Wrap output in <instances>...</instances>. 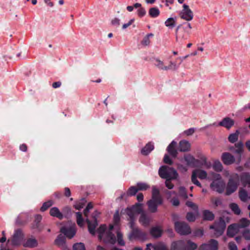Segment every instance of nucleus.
Returning a JSON list of instances; mask_svg holds the SVG:
<instances>
[{
    "mask_svg": "<svg viewBox=\"0 0 250 250\" xmlns=\"http://www.w3.org/2000/svg\"><path fill=\"white\" fill-rule=\"evenodd\" d=\"M113 226L110 225L109 230L106 232L104 238V241L109 243L111 244H114L116 242V238L115 235L111 232L113 229Z\"/></svg>",
    "mask_w": 250,
    "mask_h": 250,
    "instance_id": "obj_13",
    "label": "nucleus"
},
{
    "mask_svg": "<svg viewBox=\"0 0 250 250\" xmlns=\"http://www.w3.org/2000/svg\"><path fill=\"white\" fill-rule=\"evenodd\" d=\"M165 24L168 28L172 29L176 25V20L173 18H169L166 21Z\"/></svg>",
    "mask_w": 250,
    "mask_h": 250,
    "instance_id": "obj_35",
    "label": "nucleus"
},
{
    "mask_svg": "<svg viewBox=\"0 0 250 250\" xmlns=\"http://www.w3.org/2000/svg\"><path fill=\"white\" fill-rule=\"evenodd\" d=\"M240 179L244 187L248 185L249 187H250V174L249 173H243L241 175Z\"/></svg>",
    "mask_w": 250,
    "mask_h": 250,
    "instance_id": "obj_27",
    "label": "nucleus"
},
{
    "mask_svg": "<svg viewBox=\"0 0 250 250\" xmlns=\"http://www.w3.org/2000/svg\"><path fill=\"white\" fill-rule=\"evenodd\" d=\"M218 249V241L214 239H211L208 243L202 244L199 250H217Z\"/></svg>",
    "mask_w": 250,
    "mask_h": 250,
    "instance_id": "obj_12",
    "label": "nucleus"
},
{
    "mask_svg": "<svg viewBox=\"0 0 250 250\" xmlns=\"http://www.w3.org/2000/svg\"><path fill=\"white\" fill-rule=\"evenodd\" d=\"M239 184V176L236 174L232 177L229 179L226 188V194L229 195L235 192Z\"/></svg>",
    "mask_w": 250,
    "mask_h": 250,
    "instance_id": "obj_4",
    "label": "nucleus"
},
{
    "mask_svg": "<svg viewBox=\"0 0 250 250\" xmlns=\"http://www.w3.org/2000/svg\"><path fill=\"white\" fill-rule=\"evenodd\" d=\"M164 162L166 164L171 165L172 163L171 157H164Z\"/></svg>",
    "mask_w": 250,
    "mask_h": 250,
    "instance_id": "obj_62",
    "label": "nucleus"
},
{
    "mask_svg": "<svg viewBox=\"0 0 250 250\" xmlns=\"http://www.w3.org/2000/svg\"><path fill=\"white\" fill-rule=\"evenodd\" d=\"M234 124V121L229 117L224 118L221 122L219 123V125L224 126L227 129L231 128Z\"/></svg>",
    "mask_w": 250,
    "mask_h": 250,
    "instance_id": "obj_20",
    "label": "nucleus"
},
{
    "mask_svg": "<svg viewBox=\"0 0 250 250\" xmlns=\"http://www.w3.org/2000/svg\"><path fill=\"white\" fill-rule=\"evenodd\" d=\"M226 225L225 220L222 217H220L218 221H215L213 225L210 226V229L214 230V234L216 236H220L223 234L226 229Z\"/></svg>",
    "mask_w": 250,
    "mask_h": 250,
    "instance_id": "obj_3",
    "label": "nucleus"
},
{
    "mask_svg": "<svg viewBox=\"0 0 250 250\" xmlns=\"http://www.w3.org/2000/svg\"><path fill=\"white\" fill-rule=\"evenodd\" d=\"M218 176L219 177V178H217L216 180H214L210 184V188L213 190H215L218 193H221L224 190L225 188V183L223 180H221L220 175L219 174L218 175Z\"/></svg>",
    "mask_w": 250,
    "mask_h": 250,
    "instance_id": "obj_8",
    "label": "nucleus"
},
{
    "mask_svg": "<svg viewBox=\"0 0 250 250\" xmlns=\"http://www.w3.org/2000/svg\"><path fill=\"white\" fill-rule=\"evenodd\" d=\"M106 229V226L105 225H102L100 226V227L97 229V232L99 233V239L102 240V237L104 235V233L105 232Z\"/></svg>",
    "mask_w": 250,
    "mask_h": 250,
    "instance_id": "obj_42",
    "label": "nucleus"
},
{
    "mask_svg": "<svg viewBox=\"0 0 250 250\" xmlns=\"http://www.w3.org/2000/svg\"><path fill=\"white\" fill-rule=\"evenodd\" d=\"M133 224H132V230L130 233L128 235V238L130 240H132L134 239H139L142 238L144 237L143 233L139 229L134 228L133 227Z\"/></svg>",
    "mask_w": 250,
    "mask_h": 250,
    "instance_id": "obj_14",
    "label": "nucleus"
},
{
    "mask_svg": "<svg viewBox=\"0 0 250 250\" xmlns=\"http://www.w3.org/2000/svg\"><path fill=\"white\" fill-rule=\"evenodd\" d=\"M86 222L88 225V229L89 232L92 235L95 233V229L98 225L97 219L94 217V222L92 223L88 219H86Z\"/></svg>",
    "mask_w": 250,
    "mask_h": 250,
    "instance_id": "obj_23",
    "label": "nucleus"
},
{
    "mask_svg": "<svg viewBox=\"0 0 250 250\" xmlns=\"http://www.w3.org/2000/svg\"><path fill=\"white\" fill-rule=\"evenodd\" d=\"M170 250H186L185 242L183 240L173 242L171 245Z\"/></svg>",
    "mask_w": 250,
    "mask_h": 250,
    "instance_id": "obj_18",
    "label": "nucleus"
},
{
    "mask_svg": "<svg viewBox=\"0 0 250 250\" xmlns=\"http://www.w3.org/2000/svg\"><path fill=\"white\" fill-rule=\"evenodd\" d=\"M38 243L37 240L35 238H30L27 239V240L22 243V245L24 247L33 248L37 247Z\"/></svg>",
    "mask_w": 250,
    "mask_h": 250,
    "instance_id": "obj_24",
    "label": "nucleus"
},
{
    "mask_svg": "<svg viewBox=\"0 0 250 250\" xmlns=\"http://www.w3.org/2000/svg\"><path fill=\"white\" fill-rule=\"evenodd\" d=\"M207 173L205 170L195 169L192 171L191 175L192 182L199 187H201V184L198 181L197 177L200 179H205L207 178Z\"/></svg>",
    "mask_w": 250,
    "mask_h": 250,
    "instance_id": "obj_7",
    "label": "nucleus"
},
{
    "mask_svg": "<svg viewBox=\"0 0 250 250\" xmlns=\"http://www.w3.org/2000/svg\"><path fill=\"white\" fill-rule=\"evenodd\" d=\"M138 191V189L135 186L130 187L127 190L126 194L127 197L134 196Z\"/></svg>",
    "mask_w": 250,
    "mask_h": 250,
    "instance_id": "obj_40",
    "label": "nucleus"
},
{
    "mask_svg": "<svg viewBox=\"0 0 250 250\" xmlns=\"http://www.w3.org/2000/svg\"><path fill=\"white\" fill-rule=\"evenodd\" d=\"M153 34L152 33H150L147 34L146 36L144 37L143 40L142 41V44L144 46L148 45L150 42L149 38L150 37H153Z\"/></svg>",
    "mask_w": 250,
    "mask_h": 250,
    "instance_id": "obj_48",
    "label": "nucleus"
},
{
    "mask_svg": "<svg viewBox=\"0 0 250 250\" xmlns=\"http://www.w3.org/2000/svg\"><path fill=\"white\" fill-rule=\"evenodd\" d=\"M113 220L115 225L118 224L120 221V217L119 215V211L117 210L114 214Z\"/></svg>",
    "mask_w": 250,
    "mask_h": 250,
    "instance_id": "obj_56",
    "label": "nucleus"
},
{
    "mask_svg": "<svg viewBox=\"0 0 250 250\" xmlns=\"http://www.w3.org/2000/svg\"><path fill=\"white\" fill-rule=\"evenodd\" d=\"M239 229L238 225L236 224L229 225L227 229V235L233 237L237 233Z\"/></svg>",
    "mask_w": 250,
    "mask_h": 250,
    "instance_id": "obj_21",
    "label": "nucleus"
},
{
    "mask_svg": "<svg viewBox=\"0 0 250 250\" xmlns=\"http://www.w3.org/2000/svg\"><path fill=\"white\" fill-rule=\"evenodd\" d=\"M186 218L189 222H194L196 219L194 214L191 212H188L187 213Z\"/></svg>",
    "mask_w": 250,
    "mask_h": 250,
    "instance_id": "obj_55",
    "label": "nucleus"
},
{
    "mask_svg": "<svg viewBox=\"0 0 250 250\" xmlns=\"http://www.w3.org/2000/svg\"><path fill=\"white\" fill-rule=\"evenodd\" d=\"M146 10L144 8L141 7L138 10V14L140 17H143L146 14Z\"/></svg>",
    "mask_w": 250,
    "mask_h": 250,
    "instance_id": "obj_60",
    "label": "nucleus"
},
{
    "mask_svg": "<svg viewBox=\"0 0 250 250\" xmlns=\"http://www.w3.org/2000/svg\"><path fill=\"white\" fill-rule=\"evenodd\" d=\"M76 215L77 224L80 227H82L83 223V219L82 216V214L80 212H77L76 213Z\"/></svg>",
    "mask_w": 250,
    "mask_h": 250,
    "instance_id": "obj_47",
    "label": "nucleus"
},
{
    "mask_svg": "<svg viewBox=\"0 0 250 250\" xmlns=\"http://www.w3.org/2000/svg\"><path fill=\"white\" fill-rule=\"evenodd\" d=\"M155 62L156 63H155V65L159 69L163 70H175L177 69L176 63L172 62H169V64L167 66L165 65L164 62L158 59H155Z\"/></svg>",
    "mask_w": 250,
    "mask_h": 250,
    "instance_id": "obj_10",
    "label": "nucleus"
},
{
    "mask_svg": "<svg viewBox=\"0 0 250 250\" xmlns=\"http://www.w3.org/2000/svg\"><path fill=\"white\" fill-rule=\"evenodd\" d=\"M131 208L133 210L135 213L138 214H142V212H144L142 208V204L140 203H136Z\"/></svg>",
    "mask_w": 250,
    "mask_h": 250,
    "instance_id": "obj_36",
    "label": "nucleus"
},
{
    "mask_svg": "<svg viewBox=\"0 0 250 250\" xmlns=\"http://www.w3.org/2000/svg\"><path fill=\"white\" fill-rule=\"evenodd\" d=\"M118 245L121 246L125 245V243L123 240V236L122 233L119 230L117 231V239Z\"/></svg>",
    "mask_w": 250,
    "mask_h": 250,
    "instance_id": "obj_41",
    "label": "nucleus"
},
{
    "mask_svg": "<svg viewBox=\"0 0 250 250\" xmlns=\"http://www.w3.org/2000/svg\"><path fill=\"white\" fill-rule=\"evenodd\" d=\"M230 208L231 209L232 211L236 215L240 214L241 210L239 208L237 204L235 203H231L229 205Z\"/></svg>",
    "mask_w": 250,
    "mask_h": 250,
    "instance_id": "obj_43",
    "label": "nucleus"
},
{
    "mask_svg": "<svg viewBox=\"0 0 250 250\" xmlns=\"http://www.w3.org/2000/svg\"><path fill=\"white\" fill-rule=\"evenodd\" d=\"M53 204V202L52 200H49L44 202L40 208L41 211H44L46 210L52 206Z\"/></svg>",
    "mask_w": 250,
    "mask_h": 250,
    "instance_id": "obj_44",
    "label": "nucleus"
},
{
    "mask_svg": "<svg viewBox=\"0 0 250 250\" xmlns=\"http://www.w3.org/2000/svg\"><path fill=\"white\" fill-rule=\"evenodd\" d=\"M137 199L138 202H141L143 201L144 199V195L142 193H139L137 196Z\"/></svg>",
    "mask_w": 250,
    "mask_h": 250,
    "instance_id": "obj_64",
    "label": "nucleus"
},
{
    "mask_svg": "<svg viewBox=\"0 0 250 250\" xmlns=\"http://www.w3.org/2000/svg\"><path fill=\"white\" fill-rule=\"evenodd\" d=\"M223 162L227 165L234 163L235 161V157H222Z\"/></svg>",
    "mask_w": 250,
    "mask_h": 250,
    "instance_id": "obj_46",
    "label": "nucleus"
},
{
    "mask_svg": "<svg viewBox=\"0 0 250 250\" xmlns=\"http://www.w3.org/2000/svg\"><path fill=\"white\" fill-rule=\"evenodd\" d=\"M243 237L247 240H250V231L248 229H246L242 233Z\"/></svg>",
    "mask_w": 250,
    "mask_h": 250,
    "instance_id": "obj_57",
    "label": "nucleus"
},
{
    "mask_svg": "<svg viewBox=\"0 0 250 250\" xmlns=\"http://www.w3.org/2000/svg\"><path fill=\"white\" fill-rule=\"evenodd\" d=\"M86 202V200L85 198H82L79 201L77 202L74 205V207L78 210H80L82 208H83L85 203Z\"/></svg>",
    "mask_w": 250,
    "mask_h": 250,
    "instance_id": "obj_38",
    "label": "nucleus"
},
{
    "mask_svg": "<svg viewBox=\"0 0 250 250\" xmlns=\"http://www.w3.org/2000/svg\"><path fill=\"white\" fill-rule=\"evenodd\" d=\"M174 227L176 231L181 235H188L191 233L190 227L185 222L175 221Z\"/></svg>",
    "mask_w": 250,
    "mask_h": 250,
    "instance_id": "obj_5",
    "label": "nucleus"
},
{
    "mask_svg": "<svg viewBox=\"0 0 250 250\" xmlns=\"http://www.w3.org/2000/svg\"><path fill=\"white\" fill-rule=\"evenodd\" d=\"M204 234V231L202 229H197L195 232V235L197 236H202Z\"/></svg>",
    "mask_w": 250,
    "mask_h": 250,
    "instance_id": "obj_63",
    "label": "nucleus"
},
{
    "mask_svg": "<svg viewBox=\"0 0 250 250\" xmlns=\"http://www.w3.org/2000/svg\"><path fill=\"white\" fill-rule=\"evenodd\" d=\"M60 231L69 239L73 237L76 234V229L74 227L67 228L65 227H62L61 228Z\"/></svg>",
    "mask_w": 250,
    "mask_h": 250,
    "instance_id": "obj_15",
    "label": "nucleus"
},
{
    "mask_svg": "<svg viewBox=\"0 0 250 250\" xmlns=\"http://www.w3.org/2000/svg\"><path fill=\"white\" fill-rule=\"evenodd\" d=\"M203 216L204 220L208 221H212L215 217L214 214L211 211L207 209L203 211Z\"/></svg>",
    "mask_w": 250,
    "mask_h": 250,
    "instance_id": "obj_28",
    "label": "nucleus"
},
{
    "mask_svg": "<svg viewBox=\"0 0 250 250\" xmlns=\"http://www.w3.org/2000/svg\"><path fill=\"white\" fill-rule=\"evenodd\" d=\"M191 149L190 143L186 140H182L179 143L178 150L181 152H188Z\"/></svg>",
    "mask_w": 250,
    "mask_h": 250,
    "instance_id": "obj_16",
    "label": "nucleus"
},
{
    "mask_svg": "<svg viewBox=\"0 0 250 250\" xmlns=\"http://www.w3.org/2000/svg\"><path fill=\"white\" fill-rule=\"evenodd\" d=\"M171 180L172 179H167L165 182L166 186L169 189H172L174 187L173 184L171 182Z\"/></svg>",
    "mask_w": 250,
    "mask_h": 250,
    "instance_id": "obj_58",
    "label": "nucleus"
},
{
    "mask_svg": "<svg viewBox=\"0 0 250 250\" xmlns=\"http://www.w3.org/2000/svg\"><path fill=\"white\" fill-rule=\"evenodd\" d=\"M177 142L173 141L167 147V151L169 154L172 156H176L178 153V150L177 149Z\"/></svg>",
    "mask_w": 250,
    "mask_h": 250,
    "instance_id": "obj_22",
    "label": "nucleus"
},
{
    "mask_svg": "<svg viewBox=\"0 0 250 250\" xmlns=\"http://www.w3.org/2000/svg\"><path fill=\"white\" fill-rule=\"evenodd\" d=\"M239 196L240 200L243 202H246L249 199L248 193L244 189H241L239 190Z\"/></svg>",
    "mask_w": 250,
    "mask_h": 250,
    "instance_id": "obj_31",
    "label": "nucleus"
},
{
    "mask_svg": "<svg viewBox=\"0 0 250 250\" xmlns=\"http://www.w3.org/2000/svg\"><path fill=\"white\" fill-rule=\"evenodd\" d=\"M195 129L194 128H190L187 130H185L183 134L185 136H189L193 134L195 132Z\"/></svg>",
    "mask_w": 250,
    "mask_h": 250,
    "instance_id": "obj_53",
    "label": "nucleus"
},
{
    "mask_svg": "<svg viewBox=\"0 0 250 250\" xmlns=\"http://www.w3.org/2000/svg\"><path fill=\"white\" fill-rule=\"evenodd\" d=\"M149 15L152 18L157 17L160 14V11L157 7H152L149 9Z\"/></svg>",
    "mask_w": 250,
    "mask_h": 250,
    "instance_id": "obj_39",
    "label": "nucleus"
},
{
    "mask_svg": "<svg viewBox=\"0 0 250 250\" xmlns=\"http://www.w3.org/2000/svg\"><path fill=\"white\" fill-rule=\"evenodd\" d=\"M186 247L187 250H194L197 248V245L195 243L188 240L186 244Z\"/></svg>",
    "mask_w": 250,
    "mask_h": 250,
    "instance_id": "obj_45",
    "label": "nucleus"
},
{
    "mask_svg": "<svg viewBox=\"0 0 250 250\" xmlns=\"http://www.w3.org/2000/svg\"><path fill=\"white\" fill-rule=\"evenodd\" d=\"M23 238L24 235L22 231L20 229L16 230L11 239V245L14 246L21 245Z\"/></svg>",
    "mask_w": 250,
    "mask_h": 250,
    "instance_id": "obj_9",
    "label": "nucleus"
},
{
    "mask_svg": "<svg viewBox=\"0 0 250 250\" xmlns=\"http://www.w3.org/2000/svg\"><path fill=\"white\" fill-rule=\"evenodd\" d=\"M240 134L239 130H237L234 133H231L228 137V140L231 143H234L236 142L238 139V137Z\"/></svg>",
    "mask_w": 250,
    "mask_h": 250,
    "instance_id": "obj_30",
    "label": "nucleus"
},
{
    "mask_svg": "<svg viewBox=\"0 0 250 250\" xmlns=\"http://www.w3.org/2000/svg\"><path fill=\"white\" fill-rule=\"evenodd\" d=\"M154 148V144L152 142H148L142 148L141 154L143 155H148Z\"/></svg>",
    "mask_w": 250,
    "mask_h": 250,
    "instance_id": "obj_25",
    "label": "nucleus"
},
{
    "mask_svg": "<svg viewBox=\"0 0 250 250\" xmlns=\"http://www.w3.org/2000/svg\"><path fill=\"white\" fill-rule=\"evenodd\" d=\"M73 250H85V246L83 243H77L74 244Z\"/></svg>",
    "mask_w": 250,
    "mask_h": 250,
    "instance_id": "obj_51",
    "label": "nucleus"
},
{
    "mask_svg": "<svg viewBox=\"0 0 250 250\" xmlns=\"http://www.w3.org/2000/svg\"><path fill=\"white\" fill-rule=\"evenodd\" d=\"M134 213L135 212L133 211V210L131 208H128L127 210L126 213L128 215V216L129 217L130 219V228H132V224H134Z\"/></svg>",
    "mask_w": 250,
    "mask_h": 250,
    "instance_id": "obj_37",
    "label": "nucleus"
},
{
    "mask_svg": "<svg viewBox=\"0 0 250 250\" xmlns=\"http://www.w3.org/2000/svg\"><path fill=\"white\" fill-rule=\"evenodd\" d=\"M213 167L215 171L218 172L221 171L223 169V166L219 161H215Z\"/></svg>",
    "mask_w": 250,
    "mask_h": 250,
    "instance_id": "obj_50",
    "label": "nucleus"
},
{
    "mask_svg": "<svg viewBox=\"0 0 250 250\" xmlns=\"http://www.w3.org/2000/svg\"><path fill=\"white\" fill-rule=\"evenodd\" d=\"M239 228H244L248 227L250 224V221L247 218H242L238 224Z\"/></svg>",
    "mask_w": 250,
    "mask_h": 250,
    "instance_id": "obj_34",
    "label": "nucleus"
},
{
    "mask_svg": "<svg viewBox=\"0 0 250 250\" xmlns=\"http://www.w3.org/2000/svg\"><path fill=\"white\" fill-rule=\"evenodd\" d=\"M149 188V186L144 183H138L137 184V188L139 190H146Z\"/></svg>",
    "mask_w": 250,
    "mask_h": 250,
    "instance_id": "obj_49",
    "label": "nucleus"
},
{
    "mask_svg": "<svg viewBox=\"0 0 250 250\" xmlns=\"http://www.w3.org/2000/svg\"><path fill=\"white\" fill-rule=\"evenodd\" d=\"M50 215L53 217H57L60 220H62L63 218L62 213L60 211L57 207L52 208L49 212Z\"/></svg>",
    "mask_w": 250,
    "mask_h": 250,
    "instance_id": "obj_26",
    "label": "nucleus"
},
{
    "mask_svg": "<svg viewBox=\"0 0 250 250\" xmlns=\"http://www.w3.org/2000/svg\"><path fill=\"white\" fill-rule=\"evenodd\" d=\"M163 203V199L159 189L153 186L152 189L151 199L146 203L149 211L151 213L156 212L158 206L161 205Z\"/></svg>",
    "mask_w": 250,
    "mask_h": 250,
    "instance_id": "obj_1",
    "label": "nucleus"
},
{
    "mask_svg": "<svg viewBox=\"0 0 250 250\" xmlns=\"http://www.w3.org/2000/svg\"><path fill=\"white\" fill-rule=\"evenodd\" d=\"M42 217L41 215H37L35 216L34 222L32 225V229H38L39 230H41L40 228V223L41 221Z\"/></svg>",
    "mask_w": 250,
    "mask_h": 250,
    "instance_id": "obj_33",
    "label": "nucleus"
},
{
    "mask_svg": "<svg viewBox=\"0 0 250 250\" xmlns=\"http://www.w3.org/2000/svg\"><path fill=\"white\" fill-rule=\"evenodd\" d=\"M155 250H169L167 247L163 243H159L154 247Z\"/></svg>",
    "mask_w": 250,
    "mask_h": 250,
    "instance_id": "obj_52",
    "label": "nucleus"
},
{
    "mask_svg": "<svg viewBox=\"0 0 250 250\" xmlns=\"http://www.w3.org/2000/svg\"><path fill=\"white\" fill-rule=\"evenodd\" d=\"M186 205L188 207L191 208L194 210H195L196 211H198V206L195 203H193L192 202L189 201H187L186 202Z\"/></svg>",
    "mask_w": 250,
    "mask_h": 250,
    "instance_id": "obj_54",
    "label": "nucleus"
},
{
    "mask_svg": "<svg viewBox=\"0 0 250 250\" xmlns=\"http://www.w3.org/2000/svg\"><path fill=\"white\" fill-rule=\"evenodd\" d=\"M55 244L60 247L62 250H67L65 243V237L62 234H59L55 240Z\"/></svg>",
    "mask_w": 250,
    "mask_h": 250,
    "instance_id": "obj_17",
    "label": "nucleus"
},
{
    "mask_svg": "<svg viewBox=\"0 0 250 250\" xmlns=\"http://www.w3.org/2000/svg\"><path fill=\"white\" fill-rule=\"evenodd\" d=\"M229 150L236 154L241 155L244 151L243 143L240 141L235 144L234 146L230 147Z\"/></svg>",
    "mask_w": 250,
    "mask_h": 250,
    "instance_id": "obj_19",
    "label": "nucleus"
},
{
    "mask_svg": "<svg viewBox=\"0 0 250 250\" xmlns=\"http://www.w3.org/2000/svg\"><path fill=\"white\" fill-rule=\"evenodd\" d=\"M139 221L143 225L146 226L149 224V219L146 214L144 212L141 214Z\"/></svg>",
    "mask_w": 250,
    "mask_h": 250,
    "instance_id": "obj_29",
    "label": "nucleus"
},
{
    "mask_svg": "<svg viewBox=\"0 0 250 250\" xmlns=\"http://www.w3.org/2000/svg\"><path fill=\"white\" fill-rule=\"evenodd\" d=\"M229 248L230 250H238L237 247L234 242H229Z\"/></svg>",
    "mask_w": 250,
    "mask_h": 250,
    "instance_id": "obj_59",
    "label": "nucleus"
},
{
    "mask_svg": "<svg viewBox=\"0 0 250 250\" xmlns=\"http://www.w3.org/2000/svg\"><path fill=\"white\" fill-rule=\"evenodd\" d=\"M64 194L66 197H69L71 196V191L68 188L66 187L64 188Z\"/></svg>",
    "mask_w": 250,
    "mask_h": 250,
    "instance_id": "obj_61",
    "label": "nucleus"
},
{
    "mask_svg": "<svg viewBox=\"0 0 250 250\" xmlns=\"http://www.w3.org/2000/svg\"><path fill=\"white\" fill-rule=\"evenodd\" d=\"M183 9L180 13V18L187 21H191L193 18L192 11L189 8V6L186 4L183 5Z\"/></svg>",
    "mask_w": 250,
    "mask_h": 250,
    "instance_id": "obj_11",
    "label": "nucleus"
},
{
    "mask_svg": "<svg viewBox=\"0 0 250 250\" xmlns=\"http://www.w3.org/2000/svg\"><path fill=\"white\" fill-rule=\"evenodd\" d=\"M183 162L190 167H202L206 164V157H201L200 160L196 159L195 157H184Z\"/></svg>",
    "mask_w": 250,
    "mask_h": 250,
    "instance_id": "obj_6",
    "label": "nucleus"
},
{
    "mask_svg": "<svg viewBox=\"0 0 250 250\" xmlns=\"http://www.w3.org/2000/svg\"><path fill=\"white\" fill-rule=\"evenodd\" d=\"M159 175L162 178L165 179H176L178 175L174 168L166 166L160 167Z\"/></svg>",
    "mask_w": 250,
    "mask_h": 250,
    "instance_id": "obj_2",
    "label": "nucleus"
},
{
    "mask_svg": "<svg viewBox=\"0 0 250 250\" xmlns=\"http://www.w3.org/2000/svg\"><path fill=\"white\" fill-rule=\"evenodd\" d=\"M162 233V230L158 227H153L150 230V234L154 237H159Z\"/></svg>",
    "mask_w": 250,
    "mask_h": 250,
    "instance_id": "obj_32",
    "label": "nucleus"
}]
</instances>
